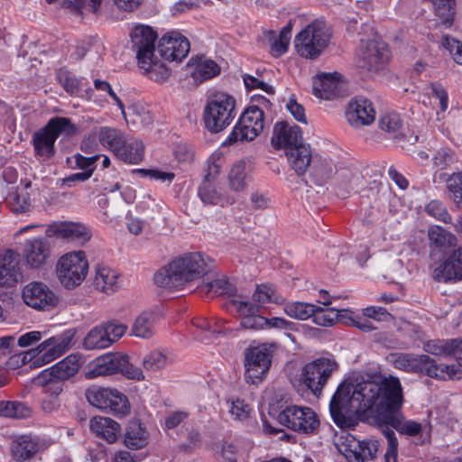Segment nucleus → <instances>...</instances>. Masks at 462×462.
<instances>
[{
	"label": "nucleus",
	"mask_w": 462,
	"mask_h": 462,
	"mask_svg": "<svg viewBox=\"0 0 462 462\" xmlns=\"http://www.w3.org/2000/svg\"><path fill=\"white\" fill-rule=\"evenodd\" d=\"M403 402L399 378L389 375L380 383L340 384L330 401L329 410L334 422L340 428L353 427L354 416L359 415L370 424L392 426L401 434L417 436L421 424L404 418L401 412Z\"/></svg>",
	"instance_id": "obj_1"
},
{
	"label": "nucleus",
	"mask_w": 462,
	"mask_h": 462,
	"mask_svg": "<svg viewBox=\"0 0 462 462\" xmlns=\"http://www.w3.org/2000/svg\"><path fill=\"white\" fill-rule=\"evenodd\" d=\"M209 268L200 253L186 254L157 271L154 282L162 288H179L203 277Z\"/></svg>",
	"instance_id": "obj_2"
},
{
	"label": "nucleus",
	"mask_w": 462,
	"mask_h": 462,
	"mask_svg": "<svg viewBox=\"0 0 462 462\" xmlns=\"http://www.w3.org/2000/svg\"><path fill=\"white\" fill-rule=\"evenodd\" d=\"M390 362L397 369L406 372L423 373L426 375L446 379L458 377L460 370L455 365H438L427 355L414 356L406 353H394L389 356Z\"/></svg>",
	"instance_id": "obj_3"
},
{
	"label": "nucleus",
	"mask_w": 462,
	"mask_h": 462,
	"mask_svg": "<svg viewBox=\"0 0 462 462\" xmlns=\"http://www.w3.org/2000/svg\"><path fill=\"white\" fill-rule=\"evenodd\" d=\"M77 126L68 117L55 116L32 134V143L35 155L43 161L55 155V142L60 134L73 135Z\"/></svg>",
	"instance_id": "obj_4"
},
{
	"label": "nucleus",
	"mask_w": 462,
	"mask_h": 462,
	"mask_svg": "<svg viewBox=\"0 0 462 462\" xmlns=\"http://www.w3.org/2000/svg\"><path fill=\"white\" fill-rule=\"evenodd\" d=\"M236 98L226 93L212 94L204 107L203 119L210 133H219L226 129L236 116Z\"/></svg>",
	"instance_id": "obj_5"
},
{
	"label": "nucleus",
	"mask_w": 462,
	"mask_h": 462,
	"mask_svg": "<svg viewBox=\"0 0 462 462\" xmlns=\"http://www.w3.org/2000/svg\"><path fill=\"white\" fill-rule=\"evenodd\" d=\"M330 33L322 20H315L302 29L295 37L296 51L303 58L315 60L328 47Z\"/></svg>",
	"instance_id": "obj_6"
},
{
	"label": "nucleus",
	"mask_w": 462,
	"mask_h": 462,
	"mask_svg": "<svg viewBox=\"0 0 462 462\" xmlns=\"http://www.w3.org/2000/svg\"><path fill=\"white\" fill-rule=\"evenodd\" d=\"M119 373L129 379H144L142 369L129 364L128 356L120 353H108L97 357L93 362L88 375L94 378Z\"/></svg>",
	"instance_id": "obj_7"
},
{
	"label": "nucleus",
	"mask_w": 462,
	"mask_h": 462,
	"mask_svg": "<svg viewBox=\"0 0 462 462\" xmlns=\"http://www.w3.org/2000/svg\"><path fill=\"white\" fill-rule=\"evenodd\" d=\"M338 368L334 358L319 357L307 363L301 369L300 383L304 385L315 396H319L328 380Z\"/></svg>",
	"instance_id": "obj_8"
},
{
	"label": "nucleus",
	"mask_w": 462,
	"mask_h": 462,
	"mask_svg": "<svg viewBox=\"0 0 462 462\" xmlns=\"http://www.w3.org/2000/svg\"><path fill=\"white\" fill-rule=\"evenodd\" d=\"M88 402L99 410L123 417L130 413V402L125 393L114 388L92 386L86 391Z\"/></svg>",
	"instance_id": "obj_9"
},
{
	"label": "nucleus",
	"mask_w": 462,
	"mask_h": 462,
	"mask_svg": "<svg viewBox=\"0 0 462 462\" xmlns=\"http://www.w3.org/2000/svg\"><path fill=\"white\" fill-rule=\"evenodd\" d=\"M88 263L83 251L70 252L62 255L56 266L57 276L66 289H74L85 280Z\"/></svg>",
	"instance_id": "obj_10"
},
{
	"label": "nucleus",
	"mask_w": 462,
	"mask_h": 462,
	"mask_svg": "<svg viewBox=\"0 0 462 462\" xmlns=\"http://www.w3.org/2000/svg\"><path fill=\"white\" fill-rule=\"evenodd\" d=\"M337 449L347 462H367L376 458L379 443L376 439L359 440L350 433L343 432L335 440Z\"/></svg>",
	"instance_id": "obj_11"
},
{
	"label": "nucleus",
	"mask_w": 462,
	"mask_h": 462,
	"mask_svg": "<svg viewBox=\"0 0 462 462\" xmlns=\"http://www.w3.org/2000/svg\"><path fill=\"white\" fill-rule=\"evenodd\" d=\"M256 96H253L250 105L245 109L223 145H231L238 141L251 142L258 136L259 133L256 125L260 121V107L257 104H254Z\"/></svg>",
	"instance_id": "obj_12"
},
{
	"label": "nucleus",
	"mask_w": 462,
	"mask_h": 462,
	"mask_svg": "<svg viewBox=\"0 0 462 462\" xmlns=\"http://www.w3.org/2000/svg\"><path fill=\"white\" fill-rule=\"evenodd\" d=\"M389 59L384 42L370 40L362 42L358 51L357 65L368 72H376L383 68Z\"/></svg>",
	"instance_id": "obj_13"
},
{
	"label": "nucleus",
	"mask_w": 462,
	"mask_h": 462,
	"mask_svg": "<svg viewBox=\"0 0 462 462\" xmlns=\"http://www.w3.org/2000/svg\"><path fill=\"white\" fill-rule=\"evenodd\" d=\"M260 285H255V291L252 300L239 295L229 300V304L235 307L241 321L243 329L258 330L260 328Z\"/></svg>",
	"instance_id": "obj_14"
},
{
	"label": "nucleus",
	"mask_w": 462,
	"mask_h": 462,
	"mask_svg": "<svg viewBox=\"0 0 462 462\" xmlns=\"http://www.w3.org/2000/svg\"><path fill=\"white\" fill-rule=\"evenodd\" d=\"M157 33L147 25H137L131 32L132 49L136 53L139 66L151 64V57L155 54Z\"/></svg>",
	"instance_id": "obj_15"
},
{
	"label": "nucleus",
	"mask_w": 462,
	"mask_h": 462,
	"mask_svg": "<svg viewBox=\"0 0 462 462\" xmlns=\"http://www.w3.org/2000/svg\"><path fill=\"white\" fill-rule=\"evenodd\" d=\"M47 448L45 439L32 433L15 436L10 444L12 457L17 462L31 461Z\"/></svg>",
	"instance_id": "obj_16"
},
{
	"label": "nucleus",
	"mask_w": 462,
	"mask_h": 462,
	"mask_svg": "<svg viewBox=\"0 0 462 462\" xmlns=\"http://www.w3.org/2000/svg\"><path fill=\"white\" fill-rule=\"evenodd\" d=\"M282 420L284 421L283 426L307 434L314 432L319 425L317 414L309 407L290 405Z\"/></svg>",
	"instance_id": "obj_17"
},
{
	"label": "nucleus",
	"mask_w": 462,
	"mask_h": 462,
	"mask_svg": "<svg viewBox=\"0 0 462 462\" xmlns=\"http://www.w3.org/2000/svg\"><path fill=\"white\" fill-rule=\"evenodd\" d=\"M74 336L75 332L73 330H66L60 335L43 341L36 349L27 352L26 355L36 352V355H41L36 362L41 360L43 364L50 363L71 347Z\"/></svg>",
	"instance_id": "obj_18"
},
{
	"label": "nucleus",
	"mask_w": 462,
	"mask_h": 462,
	"mask_svg": "<svg viewBox=\"0 0 462 462\" xmlns=\"http://www.w3.org/2000/svg\"><path fill=\"white\" fill-rule=\"evenodd\" d=\"M22 296L26 305L41 310H50L59 302L56 294L41 282H32L27 284L23 289Z\"/></svg>",
	"instance_id": "obj_19"
},
{
	"label": "nucleus",
	"mask_w": 462,
	"mask_h": 462,
	"mask_svg": "<svg viewBox=\"0 0 462 462\" xmlns=\"http://www.w3.org/2000/svg\"><path fill=\"white\" fill-rule=\"evenodd\" d=\"M79 356L69 355L53 366L43 370L35 379V383H60L62 387L64 382L74 376L79 367Z\"/></svg>",
	"instance_id": "obj_20"
},
{
	"label": "nucleus",
	"mask_w": 462,
	"mask_h": 462,
	"mask_svg": "<svg viewBox=\"0 0 462 462\" xmlns=\"http://www.w3.org/2000/svg\"><path fill=\"white\" fill-rule=\"evenodd\" d=\"M189 40L178 32L165 34L157 46V52L169 61H181L189 51Z\"/></svg>",
	"instance_id": "obj_21"
},
{
	"label": "nucleus",
	"mask_w": 462,
	"mask_h": 462,
	"mask_svg": "<svg viewBox=\"0 0 462 462\" xmlns=\"http://www.w3.org/2000/svg\"><path fill=\"white\" fill-rule=\"evenodd\" d=\"M26 263L32 269H39L47 264L51 258L52 247L46 237L28 239L23 251Z\"/></svg>",
	"instance_id": "obj_22"
},
{
	"label": "nucleus",
	"mask_w": 462,
	"mask_h": 462,
	"mask_svg": "<svg viewBox=\"0 0 462 462\" xmlns=\"http://www.w3.org/2000/svg\"><path fill=\"white\" fill-rule=\"evenodd\" d=\"M345 83L339 73H321L313 79L312 92L320 99L331 100L343 95Z\"/></svg>",
	"instance_id": "obj_23"
},
{
	"label": "nucleus",
	"mask_w": 462,
	"mask_h": 462,
	"mask_svg": "<svg viewBox=\"0 0 462 462\" xmlns=\"http://www.w3.org/2000/svg\"><path fill=\"white\" fill-rule=\"evenodd\" d=\"M47 233L80 245L89 241L92 236L86 226L74 222L55 223L49 226Z\"/></svg>",
	"instance_id": "obj_24"
},
{
	"label": "nucleus",
	"mask_w": 462,
	"mask_h": 462,
	"mask_svg": "<svg viewBox=\"0 0 462 462\" xmlns=\"http://www.w3.org/2000/svg\"><path fill=\"white\" fill-rule=\"evenodd\" d=\"M244 378L251 390H256L260 383V343L254 340L244 351Z\"/></svg>",
	"instance_id": "obj_25"
},
{
	"label": "nucleus",
	"mask_w": 462,
	"mask_h": 462,
	"mask_svg": "<svg viewBox=\"0 0 462 462\" xmlns=\"http://www.w3.org/2000/svg\"><path fill=\"white\" fill-rule=\"evenodd\" d=\"M21 276L19 254L12 249L0 253V285L12 287Z\"/></svg>",
	"instance_id": "obj_26"
},
{
	"label": "nucleus",
	"mask_w": 462,
	"mask_h": 462,
	"mask_svg": "<svg viewBox=\"0 0 462 462\" xmlns=\"http://www.w3.org/2000/svg\"><path fill=\"white\" fill-rule=\"evenodd\" d=\"M347 122L356 128L372 124L375 111L367 99H355L349 102L346 111Z\"/></svg>",
	"instance_id": "obj_27"
},
{
	"label": "nucleus",
	"mask_w": 462,
	"mask_h": 462,
	"mask_svg": "<svg viewBox=\"0 0 462 462\" xmlns=\"http://www.w3.org/2000/svg\"><path fill=\"white\" fill-rule=\"evenodd\" d=\"M303 143L302 133L299 126L290 125L284 122L276 125L273 136L272 137V144L273 147L278 149L282 148L287 152V150Z\"/></svg>",
	"instance_id": "obj_28"
},
{
	"label": "nucleus",
	"mask_w": 462,
	"mask_h": 462,
	"mask_svg": "<svg viewBox=\"0 0 462 462\" xmlns=\"http://www.w3.org/2000/svg\"><path fill=\"white\" fill-rule=\"evenodd\" d=\"M433 278L438 282L462 279V247L452 254L433 272Z\"/></svg>",
	"instance_id": "obj_29"
},
{
	"label": "nucleus",
	"mask_w": 462,
	"mask_h": 462,
	"mask_svg": "<svg viewBox=\"0 0 462 462\" xmlns=\"http://www.w3.org/2000/svg\"><path fill=\"white\" fill-rule=\"evenodd\" d=\"M288 163L298 176H302L313 162L310 146L301 143L285 152Z\"/></svg>",
	"instance_id": "obj_30"
},
{
	"label": "nucleus",
	"mask_w": 462,
	"mask_h": 462,
	"mask_svg": "<svg viewBox=\"0 0 462 462\" xmlns=\"http://www.w3.org/2000/svg\"><path fill=\"white\" fill-rule=\"evenodd\" d=\"M91 431L108 443H115L121 436V426L108 417L96 416L89 421Z\"/></svg>",
	"instance_id": "obj_31"
},
{
	"label": "nucleus",
	"mask_w": 462,
	"mask_h": 462,
	"mask_svg": "<svg viewBox=\"0 0 462 462\" xmlns=\"http://www.w3.org/2000/svg\"><path fill=\"white\" fill-rule=\"evenodd\" d=\"M124 442L132 449H140L148 443V433L139 420H131L125 431Z\"/></svg>",
	"instance_id": "obj_32"
},
{
	"label": "nucleus",
	"mask_w": 462,
	"mask_h": 462,
	"mask_svg": "<svg viewBox=\"0 0 462 462\" xmlns=\"http://www.w3.org/2000/svg\"><path fill=\"white\" fill-rule=\"evenodd\" d=\"M144 146L137 139H125V143L117 150L116 156L129 164H138L143 159Z\"/></svg>",
	"instance_id": "obj_33"
},
{
	"label": "nucleus",
	"mask_w": 462,
	"mask_h": 462,
	"mask_svg": "<svg viewBox=\"0 0 462 462\" xmlns=\"http://www.w3.org/2000/svg\"><path fill=\"white\" fill-rule=\"evenodd\" d=\"M94 284L97 290L106 294L114 293L121 287L117 273L106 266L97 268Z\"/></svg>",
	"instance_id": "obj_34"
},
{
	"label": "nucleus",
	"mask_w": 462,
	"mask_h": 462,
	"mask_svg": "<svg viewBox=\"0 0 462 462\" xmlns=\"http://www.w3.org/2000/svg\"><path fill=\"white\" fill-rule=\"evenodd\" d=\"M43 387L44 397L42 400V409L46 413L57 411L60 406L59 395L62 393L63 387L60 383H38Z\"/></svg>",
	"instance_id": "obj_35"
},
{
	"label": "nucleus",
	"mask_w": 462,
	"mask_h": 462,
	"mask_svg": "<svg viewBox=\"0 0 462 462\" xmlns=\"http://www.w3.org/2000/svg\"><path fill=\"white\" fill-rule=\"evenodd\" d=\"M428 236L430 242L431 255L434 254V249H445L454 246L457 241L455 236L439 226L430 227Z\"/></svg>",
	"instance_id": "obj_36"
},
{
	"label": "nucleus",
	"mask_w": 462,
	"mask_h": 462,
	"mask_svg": "<svg viewBox=\"0 0 462 462\" xmlns=\"http://www.w3.org/2000/svg\"><path fill=\"white\" fill-rule=\"evenodd\" d=\"M379 128L387 133L394 140L401 141L404 136L403 121L401 116L397 113H387L381 116L378 121Z\"/></svg>",
	"instance_id": "obj_37"
},
{
	"label": "nucleus",
	"mask_w": 462,
	"mask_h": 462,
	"mask_svg": "<svg viewBox=\"0 0 462 462\" xmlns=\"http://www.w3.org/2000/svg\"><path fill=\"white\" fill-rule=\"evenodd\" d=\"M83 347L86 350L103 349L112 345L103 325L91 328L83 339Z\"/></svg>",
	"instance_id": "obj_38"
},
{
	"label": "nucleus",
	"mask_w": 462,
	"mask_h": 462,
	"mask_svg": "<svg viewBox=\"0 0 462 462\" xmlns=\"http://www.w3.org/2000/svg\"><path fill=\"white\" fill-rule=\"evenodd\" d=\"M126 139L125 134L116 128L101 127L98 132V140L100 143L108 148L116 154L117 150L125 143Z\"/></svg>",
	"instance_id": "obj_39"
},
{
	"label": "nucleus",
	"mask_w": 462,
	"mask_h": 462,
	"mask_svg": "<svg viewBox=\"0 0 462 462\" xmlns=\"http://www.w3.org/2000/svg\"><path fill=\"white\" fill-rule=\"evenodd\" d=\"M310 169L313 181L319 186H323L334 178L336 170L330 162L317 158H314Z\"/></svg>",
	"instance_id": "obj_40"
},
{
	"label": "nucleus",
	"mask_w": 462,
	"mask_h": 462,
	"mask_svg": "<svg viewBox=\"0 0 462 462\" xmlns=\"http://www.w3.org/2000/svg\"><path fill=\"white\" fill-rule=\"evenodd\" d=\"M132 333L138 337L150 338L154 333V317L152 312L143 311L134 320Z\"/></svg>",
	"instance_id": "obj_41"
},
{
	"label": "nucleus",
	"mask_w": 462,
	"mask_h": 462,
	"mask_svg": "<svg viewBox=\"0 0 462 462\" xmlns=\"http://www.w3.org/2000/svg\"><path fill=\"white\" fill-rule=\"evenodd\" d=\"M220 73V67L210 59L200 57L198 59L193 73L195 79L200 82L210 79Z\"/></svg>",
	"instance_id": "obj_42"
},
{
	"label": "nucleus",
	"mask_w": 462,
	"mask_h": 462,
	"mask_svg": "<svg viewBox=\"0 0 462 462\" xmlns=\"http://www.w3.org/2000/svg\"><path fill=\"white\" fill-rule=\"evenodd\" d=\"M333 180L337 188L349 192L351 189L356 188L359 180V175L349 168L341 167L335 170Z\"/></svg>",
	"instance_id": "obj_43"
},
{
	"label": "nucleus",
	"mask_w": 462,
	"mask_h": 462,
	"mask_svg": "<svg viewBox=\"0 0 462 462\" xmlns=\"http://www.w3.org/2000/svg\"><path fill=\"white\" fill-rule=\"evenodd\" d=\"M31 415V410L23 402L0 401V416L12 419H24Z\"/></svg>",
	"instance_id": "obj_44"
},
{
	"label": "nucleus",
	"mask_w": 462,
	"mask_h": 462,
	"mask_svg": "<svg viewBox=\"0 0 462 462\" xmlns=\"http://www.w3.org/2000/svg\"><path fill=\"white\" fill-rule=\"evenodd\" d=\"M316 305L295 301L287 303L284 306V312L295 319L306 320L315 313Z\"/></svg>",
	"instance_id": "obj_45"
},
{
	"label": "nucleus",
	"mask_w": 462,
	"mask_h": 462,
	"mask_svg": "<svg viewBox=\"0 0 462 462\" xmlns=\"http://www.w3.org/2000/svg\"><path fill=\"white\" fill-rule=\"evenodd\" d=\"M248 177L246 174V162L240 161L235 163L229 172V183L232 189L238 191L245 188Z\"/></svg>",
	"instance_id": "obj_46"
},
{
	"label": "nucleus",
	"mask_w": 462,
	"mask_h": 462,
	"mask_svg": "<svg viewBox=\"0 0 462 462\" xmlns=\"http://www.w3.org/2000/svg\"><path fill=\"white\" fill-rule=\"evenodd\" d=\"M264 36L267 40L269 51L273 57L279 58L287 51L290 43L287 38L276 35L275 32L272 30L266 31Z\"/></svg>",
	"instance_id": "obj_47"
},
{
	"label": "nucleus",
	"mask_w": 462,
	"mask_h": 462,
	"mask_svg": "<svg viewBox=\"0 0 462 462\" xmlns=\"http://www.w3.org/2000/svg\"><path fill=\"white\" fill-rule=\"evenodd\" d=\"M139 67L146 71L151 79L157 82L167 80L171 74L170 69L157 60L155 54L151 57V64Z\"/></svg>",
	"instance_id": "obj_48"
},
{
	"label": "nucleus",
	"mask_w": 462,
	"mask_h": 462,
	"mask_svg": "<svg viewBox=\"0 0 462 462\" xmlns=\"http://www.w3.org/2000/svg\"><path fill=\"white\" fill-rule=\"evenodd\" d=\"M168 357L161 351H152L144 356L143 365L146 371L156 372L168 365Z\"/></svg>",
	"instance_id": "obj_49"
},
{
	"label": "nucleus",
	"mask_w": 462,
	"mask_h": 462,
	"mask_svg": "<svg viewBox=\"0 0 462 462\" xmlns=\"http://www.w3.org/2000/svg\"><path fill=\"white\" fill-rule=\"evenodd\" d=\"M199 197L205 204L217 205L221 200V196L217 190L213 182L204 180L200 184L198 191Z\"/></svg>",
	"instance_id": "obj_50"
},
{
	"label": "nucleus",
	"mask_w": 462,
	"mask_h": 462,
	"mask_svg": "<svg viewBox=\"0 0 462 462\" xmlns=\"http://www.w3.org/2000/svg\"><path fill=\"white\" fill-rule=\"evenodd\" d=\"M207 288V293H214V295L227 294L231 300L238 298L235 295V289L226 280L217 279L208 282L205 284Z\"/></svg>",
	"instance_id": "obj_51"
},
{
	"label": "nucleus",
	"mask_w": 462,
	"mask_h": 462,
	"mask_svg": "<svg viewBox=\"0 0 462 462\" xmlns=\"http://www.w3.org/2000/svg\"><path fill=\"white\" fill-rule=\"evenodd\" d=\"M278 349L279 345L277 343H262V381L269 371Z\"/></svg>",
	"instance_id": "obj_52"
},
{
	"label": "nucleus",
	"mask_w": 462,
	"mask_h": 462,
	"mask_svg": "<svg viewBox=\"0 0 462 462\" xmlns=\"http://www.w3.org/2000/svg\"><path fill=\"white\" fill-rule=\"evenodd\" d=\"M447 189L450 199L459 206L462 203V171L453 173L447 179Z\"/></svg>",
	"instance_id": "obj_53"
},
{
	"label": "nucleus",
	"mask_w": 462,
	"mask_h": 462,
	"mask_svg": "<svg viewBox=\"0 0 462 462\" xmlns=\"http://www.w3.org/2000/svg\"><path fill=\"white\" fill-rule=\"evenodd\" d=\"M311 317L316 325L331 327L337 320L338 315L336 313L335 309L325 310L323 308L316 306L315 313Z\"/></svg>",
	"instance_id": "obj_54"
},
{
	"label": "nucleus",
	"mask_w": 462,
	"mask_h": 462,
	"mask_svg": "<svg viewBox=\"0 0 462 462\" xmlns=\"http://www.w3.org/2000/svg\"><path fill=\"white\" fill-rule=\"evenodd\" d=\"M450 340H430L424 344L423 349L434 356H450Z\"/></svg>",
	"instance_id": "obj_55"
},
{
	"label": "nucleus",
	"mask_w": 462,
	"mask_h": 462,
	"mask_svg": "<svg viewBox=\"0 0 462 462\" xmlns=\"http://www.w3.org/2000/svg\"><path fill=\"white\" fill-rule=\"evenodd\" d=\"M283 302L284 299L277 291L274 284L271 282L262 283V304L274 303L280 305Z\"/></svg>",
	"instance_id": "obj_56"
},
{
	"label": "nucleus",
	"mask_w": 462,
	"mask_h": 462,
	"mask_svg": "<svg viewBox=\"0 0 462 462\" xmlns=\"http://www.w3.org/2000/svg\"><path fill=\"white\" fill-rule=\"evenodd\" d=\"M426 212L444 223H449L451 217L439 200H431L425 208Z\"/></svg>",
	"instance_id": "obj_57"
},
{
	"label": "nucleus",
	"mask_w": 462,
	"mask_h": 462,
	"mask_svg": "<svg viewBox=\"0 0 462 462\" xmlns=\"http://www.w3.org/2000/svg\"><path fill=\"white\" fill-rule=\"evenodd\" d=\"M456 162L457 156L455 152L448 148L439 149L433 158L434 165L441 170L446 169Z\"/></svg>",
	"instance_id": "obj_58"
},
{
	"label": "nucleus",
	"mask_w": 462,
	"mask_h": 462,
	"mask_svg": "<svg viewBox=\"0 0 462 462\" xmlns=\"http://www.w3.org/2000/svg\"><path fill=\"white\" fill-rule=\"evenodd\" d=\"M107 333V337L112 340V344L117 341L127 330V326L115 319L102 324Z\"/></svg>",
	"instance_id": "obj_59"
},
{
	"label": "nucleus",
	"mask_w": 462,
	"mask_h": 462,
	"mask_svg": "<svg viewBox=\"0 0 462 462\" xmlns=\"http://www.w3.org/2000/svg\"><path fill=\"white\" fill-rule=\"evenodd\" d=\"M293 323L282 318H264L262 317V330L277 329V330H291Z\"/></svg>",
	"instance_id": "obj_60"
},
{
	"label": "nucleus",
	"mask_w": 462,
	"mask_h": 462,
	"mask_svg": "<svg viewBox=\"0 0 462 462\" xmlns=\"http://www.w3.org/2000/svg\"><path fill=\"white\" fill-rule=\"evenodd\" d=\"M289 406H285L282 399L274 398L269 403L268 413L271 417L277 419L281 425H284L282 416L287 413Z\"/></svg>",
	"instance_id": "obj_61"
},
{
	"label": "nucleus",
	"mask_w": 462,
	"mask_h": 462,
	"mask_svg": "<svg viewBox=\"0 0 462 462\" xmlns=\"http://www.w3.org/2000/svg\"><path fill=\"white\" fill-rule=\"evenodd\" d=\"M58 80L68 93L73 95L78 92L79 80L75 77H71L69 72L60 71L58 74Z\"/></svg>",
	"instance_id": "obj_62"
},
{
	"label": "nucleus",
	"mask_w": 462,
	"mask_h": 462,
	"mask_svg": "<svg viewBox=\"0 0 462 462\" xmlns=\"http://www.w3.org/2000/svg\"><path fill=\"white\" fill-rule=\"evenodd\" d=\"M365 317L374 319L378 321H390L393 317L382 307H368L363 310Z\"/></svg>",
	"instance_id": "obj_63"
},
{
	"label": "nucleus",
	"mask_w": 462,
	"mask_h": 462,
	"mask_svg": "<svg viewBox=\"0 0 462 462\" xmlns=\"http://www.w3.org/2000/svg\"><path fill=\"white\" fill-rule=\"evenodd\" d=\"M251 408L243 400H236L232 402L230 407V413L235 419L243 420L249 417Z\"/></svg>",
	"instance_id": "obj_64"
}]
</instances>
